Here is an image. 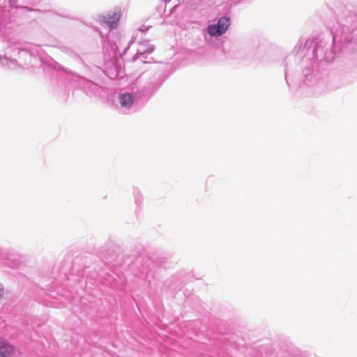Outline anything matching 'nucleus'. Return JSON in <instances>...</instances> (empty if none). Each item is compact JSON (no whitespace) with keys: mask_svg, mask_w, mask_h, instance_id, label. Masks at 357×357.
<instances>
[{"mask_svg":"<svg viewBox=\"0 0 357 357\" xmlns=\"http://www.w3.org/2000/svg\"><path fill=\"white\" fill-rule=\"evenodd\" d=\"M204 40H205V42H206V43H208V37H207V35H206V34H205L204 33Z\"/></svg>","mask_w":357,"mask_h":357,"instance_id":"f3484780","label":"nucleus"},{"mask_svg":"<svg viewBox=\"0 0 357 357\" xmlns=\"http://www.w3.org/2000/svg\"><path fill=\"white\" fill-rule=\"evenodd\" d=\"M133 195L135 197V204L139 206L142 202V195L137 188H134Z\"/></svg>","mask_w":357,"mask_h":357,"instance_id":"f8f14e48","label":"nucleus"},{"mask_svg":"<svg viewBox=\"0 0 357 357\" xmlns=\"http://www.w3.org/2000/svg\"><path fill=\"white\" fill-rule=\"evenodd\" d=\"M154 50V46L153 45L148 44L147 47L145 44H142L139 45V47L137 49L136 54L133 56V60L135 61L137 59H146L148 56L151 54Z\"/></svg>","mask_w":357,"mask_h":357,"instance_id":"6e6552de","label":"nucleus"},{"mask_svg":"<svg viewBox=\"0 0 357 357\" xmlns=\"http://www.w3.org/2000/svg\"><path fill=\"white\" fill-rule=\"evenodd\" d=\"M63 49H64V50H65V51H66V52H68H68H69V53H70V52H71V51H70L68 48H67V47H64Z\"/></svg>","mask_w":357,"mask_h":357,"instance_id":"a211bd4d","label":"nucleus"},{"mask_svg":"<svg viewBox=\"0 0 357 357\" xmlns=\"http://www.w3.org/2000/svg\"><path fill=\"white\" fill-rule=\"evenodd\" d=\"M151 264H152V266H154V264H153V262L152 261H149V264H148V268H149V266H151Z\"/></svg>","mask_w":357,"mask_h":357,"instance_id":"6ab92c4d","label":"nucleus"},{"mask_svg":"<svg viewBox=\"0 0 357 357\" xmlns=\"http://www.w3.org/2000/svg\"><path fill=\"white\" fill-rule=\"evenodd\" d=\"M335 38L334 36H329L327 38H322L319 41L315 39L307 40L305 43L300 40L293 50V54L289 55L284 61L285 80L288 85L289 69L288 63L292 60V57L298 59H306V61H314L319 65L325 66L326 63L333 61L335 59V52L333 50V45Z\"/></svg>","mask_w":357,"mask_h":357,"instance_id":"f257e3e1","label":"nucleus"},{"mask_svg":"<svg viewBox=\"0 0 357 357\" xmlns=\"http://www.w3.org/2000/svg\"><path fill=\"white\" fill-rule=\"evenodd\" d=\"M227 42V40H225L222 43V51L224 52V53H225V54L229 53L230 52V50L227 49V46H226Z\"/></svg>","mask_w":357,"mask_h":357,"instance_id":"4468645a","label":"nucleus"},{"mask_svg":"<svg viewBox=\"0 0 357 357\" xmlns=\"http://www.w3.org/2000/svg\"><path fill=\"white\" fill-rule=\"evenodd\" d=\"M2 294H3V289H1V288L0 287V298H1V296H2Z\"/></svg>","mask_w":357,"mask_h":357,"instance_id":"aec40b11","label":"nucleus"},{"mask_svg":"<svg viewBox=\"0 0 357 357\" xmlns=\"http://www.w3.org/2000/svg\"><path fill=\"white\" fill-rule=\"evenodd\" d=\"M0 357H22V354L8 340L0 338Z\"/></svg>","mask_w":357,"mask_h":357,"instance_id":"20e7f679","label":"nucleus"},{"mask_svg":"<svg viewBox=\"0 0 357 357\" xmlns=\"http://www.w3.org/2000/svg\"><path fill=\"white\" fill-rule=\"evenodd\" d=\"M149 29V27H146V26H142L140 29H139V31H142V32H144V31H146L147 30Z\"/></svg>","mask_w":357,"mask_h":357,"instance_id":"dca6fc26","label":"nucleus"},{"mask_svg":"<svg viewBox=\"0 0 357 357\" xmlns=\"http://www.w3.org/2000/svg\"><path fill=\"white\" fill-rule=\"evenodd\" d=\"M161 75L158 72L146 73L140 75L132 87V93H120L118 101L122 112L133 107H139L146 102L158 89L162 84Z\"/></svg>","mask_w":357,"mask_h":357,"instance_id":"f03ea898","label":"nucleus"},{"mask_svg":"<svg viewBox=\"0 0 357 357\" xmlns=\"http://www.w3.org/2000/svg\"><path fill=\"white\" fill-rule=\"evenodd\" d=\"M144 271H145L146 277L148 278L149 275L152 276V271L151 268H149L148 271H146V269H145Z\"/></svg>","mask_w":357,"mask_h":357,"instance_id":"2eb2a0df","label":"nucleus"},{"mask_svg":"<svg viewBox=\"0 0 357 357\" xmlns=\"http://www.w3.org/2000/svg\"><path fill=\"white\" fill-rule=\"evenodd\" d=\"M121 15L119 12L109 13L102 17V22L107 25L110 29L117 28Z\"/></svg>","mask_w":357,"mask_h":357,"instance_id":"0eeeda50","label":"nucleus"},{"mask_svg":"<svg viewBox=\"0 0 357 357\" xmlns=\"http://www.w3.org/2000/svg\"><path fill=\"white\" fill-rule=\"evenodd\" d=\"M352 36L351 37H345L344 42L345 43H350L352 42L354 40V36H357V29H354L351 33Z\"/></svg>","mask_w":357,"mask_h":357,"instance_id":"ddd939ff","label":"nucleus"},{"mask_svg":"<svg viewBox=\"0 0 357 357\" xmlns=\"http://www.w3.org/2000/svg\"><path fill=\"white\" fill-rule=\"evenodd\" d=\"M220 28H221L225 33L231 25V20L228 16L220 17L217 23H215Z\"/></svg>","mask_w":357,"mask_h":357,"instance_id":"9d476101","label":"nucleus"},{"mask_svg":"<svg viewBox=\"0 0 357 357\" xmlns=\"http://www.w3.org/2000/svg\"><path fill=\"white\" fill-rule=\"evenodd\" d=\"M102 45L103 48L108 52L109 55L112 58H116L117 56L121 57L129 48V45H128L123 49V52H121L119 50V46L116 43V42L112 43L110 40H105Z\"/></svg>","mask_w":357,"mask_h":357,"instance_id":"39448f33","label":"nucleus"},{"mask_svg":"<svg viewBox=\"0 0 357 357\" xmlns=\"http://www.w3.org/2000/svg\"><path fill=\"white\" fill-rule=\"evenodd\" d=\"M78 82L79 86L89 95L93 94L99 89L98 84L86 78L80 77Z\"/></svg>","mask_w":357,"mask_h":357,"instance_id":"423d86ee","label":"nucleus"},{"mask_svg":"<svg viewBox=\"0 0 357 357\" xmlns=\"http://www.w3.org/2000/svg\"><path fill=\"white\" fill-rule=\"evenodd\" d=\"M14 255L12 250L0 246V261H8Z\"/></svg>","mask_w":357,"mask_h":357,"instance_id":"9b49d317","label":"nucleus"},{"mask_svg":"<svg viewBox=\"0 0 357 357\" xmlns=\"http://www.w3.org/2000/svg\"><path fill=\"white\" fill-rule=\"evenodd\" d=\"M205 31L206 34L211 38H218L225 33V32L215 24H208L206 26Z\"/></svg>","mask_w":357,"mask_h":357,"instance_id":"1a4fd4ad","label":"nucleus"},{"mask_svg":"<svg viewBox=\"0 0 357 357\" xmlns=\"http://www.w3.org/2000/svg\"><path fill=\"white\" fill-rule=\"evenodd\" d=\"M295 61H301L303 67L302 70L303 83L307 87H313L314 92L317 94H321L328 90L333 89L328 82V77H326V73L324 66L319 65L314 61H306V59L301 58L298 59L292 57Z\"/></svg>","mask_w":357,"mask_h":357,"instance_id":"7ed1b4c3","label":"nucleus"}]
</instances>
